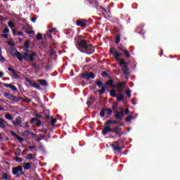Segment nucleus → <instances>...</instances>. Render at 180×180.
Listing matches in <instances>:
<instances>
[{
  "label": "nucleus",
  "mask_w": 180,
  "mask_h": 180,
  "mask_svg": "<svg viewBox=\"0 0 180 180\" xmlns=\"http://www.w3.org/2000/svg\"><path fill=\"white\" fill-rule=\"evenodd\" d=\"M14 56L16 58H18V60H19V61H23V59H25V61L33 63V61H34V57L37 56V53L27 49L25 53L15 52Z\"/></svg>",
  "instance_id": "obj_1"
},
{
  "label": "nucleus",
  "mask_w": 180,
  "mask_h": 180,
  "mask_svg": "<svg viewBox=\"0 0 180 180\" xmlns=\"http://www.w3.org/2000/svg\"><path fill=\"white\" fill-rule=\"evenodd\" d=\"M77 49L82 53H86V54H92L95 53V48L92 47V45L89 44L88 41L82 39L77 44Z\"/></svg>",
  "instance_id": "obj_2"
},
{
  "label": "nucleus",
  "mask_w": 180,
  "mask_h": 180,
  "mask_svg": "<svg viewBox=\"0 0 180 180\" xmlns=\"http://www.w3.org/2000/svg\"><path fill=\"white\" fill-rule=\"evenodd\" d=\"M23 167L22 166H17L13 168V175L20 176V175H23Z\"/></svg>",
  "instance_id": "obj_3"
},
{
  "label": "nucleus",
  "mask_w": 180,
  "mask_h": 180,
  "mask_svg": "<svg viewBox=\"0 0 180 180\" xmlns=\"http://www.w3.org/2000/svg\"><path fill=\"white\" fill-rule=\"evenodd\" d=\"M124 82H118L116 85H113L112 88H117L118 92L120 94H122L123 92V90L124 89Z\"/></svg>",
  "instance_id": "obj_4"
},
{
  "label": "nucleus",
  "mask_w": 180,
  "mask_h": 180,
  "mask_svg": "<svg viewBox=\"0 0 180 180\" xmlns=\"http://www.w3.org/2000/svg\"><path fill=\"white\" fill-rule=\"evenodd\" d=\"M110 53L114 56L115 60H119V57L122 56V53L117 52V50H116L115 48H111L110 49Z\"/></svg>",
  "instance_id": "obj_5"
},
{
  "label": "nucleus",
  "mask_w": 180,
  "mask_h": 180,
  "mask_svg": "<svg viewBox=\"0 0 180 180\" xmlns=\"http://www.w3.org/2000/svg\"><path fill=\"white\" fill-rule=\"evenodd\" d=\"M82 78H84L85 79H94L95 78V75H94L93 72H85L82 75Z\"/></svg>",
  "instance_id": "obj_6"
},
{
  "label": "nucleus",
  "mask_w": 180,
  "mask_h": 180,
  "mask_svg": "<svg viewBox=\"0 0 180 180\" xmlns=\"http://www.w3.org/2000/svg\"><path fill=\"white\" fill-rule=\"evenodd\" d=\"M57 33V30L56 28H53L52 30H50L49 32H46V37H49V39L53 38V34L56 35Z\"/></svg>",
  "instance_id": "obj_7"
},
{
  "label": "nucleus",
  "mask_w": 180,
  "mask_h": 180,
  "mask_svg": "<svg viewBox=\"0 0 180 180\" xmlns=\"http://www.w3.org/2000/svg\"><path fill=\"white\" fill-rule=\"evenodd\" d=\"M124 116V110H123V108H121L120 112H117L115 115L116 119H120V120H122Z\"/></svg>",
  "instance_id": "obj_8"
},
{
  "label": "nucleus",
  "mask_w": 180,
  "mask_h": 180,
  "mask_svg": "<svg viewBox=\"0 0 180 180\" xmlns=\"http://www.w3.org/2000/svg\"><path fill=\"white\" fill-rule=\"evenodd\" d=\"M112 147L115 151H120L122 150V148L119 146V141H115L112 144Z\"/></svg>",
  "instance_id": "obj_9"
},
{
  "label": "nucleus",
  "mask_w": 180,
  "mask_h": 180,
  "mask_svg": "<svg viewBox=\"0 0 180 180\" xmlns=\"http://www.w3.org/2000/svg\"><path fill=\"white\" fill-rule=\"evenodd\" d=\"M111 132L112 133V129L110 128V127H109V125H105V127L103 129V134L104 136H106V134H108V133Z\"/></svg>",
  "instance_id": "obj_10"
},
{
  "label": "nucleus",
  "mask_w": 180,
  "mask_h": 180,
  "mask_svg": "<svg viewBox=\"0 0 180 180\" xmlns=\"http://www.w3.org/2000/svg\"><path fill=\"white\" fill-rule=\"evenodd\" d=\"M76 23L77 26H81L82 27H85V26H86V20H79Z\"/></svg>",
  "instance_id": "obj_11"
},
{
  "label": "nucleus",
  "mask_w": 180,
  "mask_h": 180,
  "mask_svg": "<svg viewBox=\"0 0 180 180\" xmlns=\"http://www.w3.org/2000/svg\"><path fill=\"white\" fill-rule=\"evenodd\" d=\"M31 123H34L35 124H37V126H41V121L37 120V118H32L31 120Z\"/></svg>",
  "instance_id": "obj_12"
},
{
  "label": "nucleus",
  "mask_w": 180,
  "mask_h": 180,
  "mask_svg": "<svg viewBox=\"0 0 180 180\" xmlns=\"http://www.w3.org/2000/svg\"><path fill=\"white\" fill-rule=\"evenodd\" d=\"M122 72H124V75H129V74H130V72H129V69L127 68V65H124V66H122Z\"/></svg>",
  "instance_id": "obj_13"
},
{
  "label": "nucleus",
  "mask_w": 180,
  "mask_h": 180,
  "mask_svg": "<svg viewBox=\"0 0 180 180\" xmlns=\"http://www.w3.org/2000/svg\"><path fill=\"white\" fill-rule=\"evenodd\" d=\"M117 101H118V102H122V101H124V96L122 93H120L117 96Z\"/></svg>",
  "instance_id": "obj_14"
},
{
  "label": "nucleus",
  "mask_w": 180,
  "mask_h": 180,
  "mask_svg": "<svg viewBox=\"0 0 180 180\" xmlns=\"http://www.w3.org/2000/svg\"><path fill=\"white\" fill-rule=\"evenodd\" d=\"M16 120V122L12 121L13 126H20V117H18Z\"/></svg>",
  "instance_id": "obj_15"
},
{
  "label": "nucleus",
  "mask_w": 180,
  "mask_h": 180,
  "mask_svg": "<svg viewBox=\"0 0 180 180\" xmlns=\"http://www.w3.org/2000/svg\"><path fill=\"white\" fill-rule=\"evenodd\" d=\"M31 166H32V163L30 162L24 163L23 168L24 169H25V171H27Z\"/></svg>",
  "instance_id": "obj_16"
},
{
  "label": "nucleus",
  "mask_w": 180,
  "mask_h": 180,
  "mask_svg": "<svg viewBox=\"0 0 180 180\" xmlns=\"http://www.w3.org/2000/svg\"><path fill=\"white\" fill-rule=\"evenodd\" d=\"M38 82L41 84L42 86H47L48 85L47 82L46 80L38 79Z\"/></svg>",
  "instance_id": "obj_17"
},
{
  "label": "nucleus",
  "mask_w": 180,
  "mask_h": 180,
  "mask_svg": "<svg viewBox=\"0 0 180 180\" xmlns=\"http://www.w3.org/2000/svg\"><path fill=\"white\" fill-rule=\"evenodd\" d=\"M117 123V121H113V120H108L105 123V126H109L110 124H115Z\"/></svg>",
  "instance_id": "obj_18"
},
{
  "label": "nucleus",
  "mask_w": 180,
  "mask_h": 180,
  "mask_svg": "<svg viewBox=\"0 0 180 180\" xmlns=\"http://www.w3.org/2000/svg\"><path fill=\"white\" fill-rule=\"evenodd\" d=\"M116 61H117V63H119L120 65H126L127 63L126 62H124V60H123V59L120 58L117 59Z\"/></svg>",
  "instance_id": "obj_19"
},
{
  "label": "nucleus",
  "mask_w": 180,
  "mask_h": 180,
  "mask_svg": "<svg viewBox=\"0 0 180 180\" xmlns=\"http://www.w3.org/2000/svg\"><path fill=\"white\" fill-rule=\"evenodd\" d=\"M8 25L9 27L11 28L13 32H14L15 31H13V29L15 28V22H13V21H8Z\"/></svg>",
  "instance_id": "obj_20"
},
{
  "label": "nucleus",
  "mask_w": 180,
  "mask_h": 180,
  "mask_svg": "<svg viewBox=\"0 0 180 180\" xmlns=\"http://www.w3.org/2000/svg\"><path fill=\"white\" fill-rule=\"evenodd\" d=\"M4 96H5V98H8V99H15V96H12L9 93L4 94Z\"/></svg>",
  "instance_id": "obj_21"
},
{
  "label": "nucleus",
  "mask_w": 180,
  "mask_h": 180,
  "mask_svg": "<svg viewBox=\"0 0 180 180\" xmlns=\"http://www.w3.org/2000/svg\"><path fill=\"white\" fill-rule=\"evenodd\" d=\"M0 127L1 129H5V121H4V120H2L1 118H0Z\"/></svg>",
  "instance_id": "obj_22"
},
{
  "label": "nucleus",
  "mask_w": 180,
  "mask_h": 180,
  "mask_svg": "<svg viewBox=\"0 0 180 180\" xmlns=\"http://www.w3.org/2000/svg\"><path fill=\"white\" fill-rule=\"evenodd\" d=\"M125 94L128 98H131V91L129 89L125 91Z\"/></svg>",
  "instance_id": "obj_23"
},
{
  "label": "nucleus",
  "mask_w": 180,
  "mask_h": 180,
  "mask_svg": "<svg viewBox=\"0 0 180 180\" xmlns=\"http://www.w3.org/2000/svg\"><path fill=\"white\" fill-rule=\"evenodd\" d=\"M110 94L113 98H116V90L115 89L111 90Z\"/></svg>",
  "instance_id": "obj_24"
},
{
  "label": "nucleus",
  "mask_w": 180,
  "mask_h": 180,
  "mask_svg": "<svg viewBox=\"0 0 180 180\" xmlns=\"http://www.w3.org/2000/svg\"><path fill=\"white\" fill-rule=\"evenodd\" d=\"M24 46L25 47H26L27 50V49H29V46H30V41L27 40L25 43H24Z\"/></svg>",
  "instance_id": "obj_25"
},
{
  "label": "nucleus",
  "mask_w": 180,
  "mask_h": 180,
  "mask_svg": "<svg viewBox=\"0 0 180 180\" xmlns=\"http://www.w3.org/2000/svg\"><path fill=\"white\" fill-rule=\"evenodd\" d=\"M2 179H5V180L9 179V175H8V174L6 173L3 174Z\"/></svg>",
  "instance_id": "obj_26"
},
{
  "label": "nucleus",
  "mask_w": 180,
  "mask_h": 180,
  "mask_svg": "<svg viewBox=\"0 0 180 180\" xmlns=\"http://www.w3.org/2000/svg\"><path fill=\"white\" fill-rule=\"evenodd\" d=\"M124 53L125 54V57H127V58H129V57H130V52H129V51H127V49L124 51Z\"/></svg>",
  "instance_id": "obj_27"
},
{
  "label": "nucleus",
  "mask_w": 180,
  "mask_h": 180,
  "mask_svg": "<svg viewBox=\"0 0 180 180\" xmlns=\"http://www.w3.org/2000/svg\"><path fill=\"white\" fill-rule=\"evenodd\" d=\"M15 160L17 162H22L23 161V159L20 157H16V158H15Z\"/></svg>",
  "instance_id": "obj_28"
},
{
  "label": "nucleus",
  "mask_w": 180,
  "mask_h": 180,
  "mask_svg": "<svg viewBox=\"0 0 180 180\" xmlns=\"http://www.w3.org/2000/svg\"><path fill=\"white\" fill-rule=\"evenodd\" d=\"M111 133H116V134H118L119 131L117 129V127H114L113 129H112Z\"/></svg>",
  "instance_id": "obj_29"
},
{
  "label": "nucleus",
  "mask_w": 180,
  "mask_h": 180,
  "mask_svg": "<svg viewBox=\"0 0 180 180\" xmlns=\"http://www.w3.org/2000/svg\"><path fill=\"white\" fill-rule=\"evenodd\" d=\"M43 39V35L40 33H38L37 34V40H41Z\"/></svg>",
  "instance_id": "obj_30"
},
{
  "label": "nucleus",
  "mask_w": 180,
  "mask_h": 180,
  "mask_svg": "<svg viewBox=\"0 0 180 180\" xmlns=\"http://www.w3.org/2000/svg\"><path fill=\"white\" fill-rule=\"evenodd\" d=\"M96 84L98 86V88H101V86L103 85V83H102V82H101L100 80L96 81Z\"/></svg>",
  "instance_id": "obj_31"
},
{
  "label": "nucleus",
  "mask_w": 180,
  "mask_h": 180,
  "mask_svg": "<svg viewBox=\"0 0 180 180\" xmlns=\"http://www.w3.org/2000/svg\"><path fill=\"white\" fill-rule=\"evenodd\" d=\"M5 117L7 119V120H12L13 119V117H11L9 114H6Z\"/></svg>",
  "instance_id": "obj_32"
},
{
  "label": "nucleus",
  "mask_w": 180,
  "mask_h": 180,
  "mask_svg": "<svg viewBox=\"0 0 180 180\" xmlns=\"http://www.w3.org/2000/svg\"><path fill=\"white\" fill-rule=\"evenodd\" d=\"M120 41V34L117 35V37L115 39V43L117 44Z\"/></svg>",
  "instance_id": "obj_33"
},
{
  "label": "nucleus",
  "mask_w": 180,
  "mask_h": 180,
  "mask_svg": "<svg viewBox=\"0 0 180 180\" xmlns=\"http://www.w3.org/2000/svg\"><path fill=\"white\" fill-rule=\"evenodd\" d=\"M3 85H4V86H5L6 88H10V89H11V88H12V86H13V85H11V84H6V83H4Z\"/></svg>",
  "instance_id": "obj_34"
},
{
  "label": "nucleus",
  "mask_w": 180,
  "mask_h": 180,
  "mask_svg": "<svg viewBox=\"0 0 180 180\" xmlns=\"http://www.w3.org/2000/svg\"><path fill=\"white\" fill-rule=\"evenodd\" d=\"M55 123H57V119L53 118L51 121V124H52V126H54Z\"/></svg>",
  "instance_id": "obj_35"
},
{
  "label": "nucleus",
  "mask_w": 180,
  "mask_h": 180,
  "mask_svg": "<svg viewBox=\"0 0 180 180\" xmlns=\"http://www.w3.org/2000/svg\"><path fill=\"white\" fill-rule=\"evenodd\" d=\"M134 117L131 115L128 116V117L126 118V122H130V120H133Z\"/></svg>",
  "instance_id": "obj_36"
},
{
  "label": "nucleus",
  "mask_w": 180,
  "mask_h": 180,
  "mask_svg": "<svg viewBox=\"0 0 180 180\" xmlns=\"http://www.w3.org/2000/svg\"><path fill=\"white\" fill-rule=\"evenodd\" d=\"M7 43L11 47H13L15 46V44L13 43V41H12V40H10V41H7Z\"/></svg>",
  "instance_id": "obj_37"
},
{
  "label": "nucleus",
  "mask_w": 180,
  "mask_h": 180,
  "mask_svg": "<svg viewBox=\"0 0 180 180\" xmlns=\"http://www.w3.org/2000/svg\"><path fill=\"white\" fill-rule=\"evenodd\" d=\"M27 159L28 160H33V155L32 153H29L27 155Z\"/></svg>",
  "instance_id": "obj_38"
},
{
  "label": "nucleus",
  "mask_w": 180,
  "mask_h": 180,
  "mask_svg": "<svg viewBox=\"0 0 180 180\" xmlns=\"http://www.w3.org/2000/svg\"><path fill=\"white\" fill-rule=\"evenodd\" d=\"M3 33H9V28H8V27H6L3 31Z\"/></svg>",
  "instance_id": "obj_39"
},
{
  "label": "nucleus",
  "mask_w": 180,
  "mask_h": 180,
  "mask_svg": "<svg viewBox=\"0 0 180 180\" xmlns=\"http://www.w3.org/2000/svg\"><path fill=\"white\" fill-rule=\"evenodd\" d=\"M10 89H11L12 91H18V88H16V86H15L13 85L11 87Z\"/></svg>",
  "instance_id": "obj_40"
},
{
  "label": "nucleus",
  "mask_w": 180,
  "mask_h": 180,
  "mask_svg": "<svg viewBox=\"0 0 180 180\" xmlns=\"http://www.w3.org/2000/svg\"><path fill=\"white\" fill-rule=\"evenodd\" d=\"M100 116H101V117H103L105 116V111L104 110L101 111Z\"/></svg>",
  "instance_id": "obj_41"
},
{
  "label": "nucleus",
  "mask_w": 180,
  "mask_h": 180,
  "mask_svg": "<svg viewBox=\"0 0 180 180\" xmlns=\"http://www.w3.org/2000/svg\"><path fill=\"white\" fill-rule=\"evenodd\" d=\"M0 61L1 63H4V61H5V58H4V56H2V55H1V53H0Z\"/></svg>",
  "instance_id": "obj_42"
},
{
  "label": "nucleus",
  "mask_w": 180,
  "mask_h": 180,
  "mask_svg": "<svg viewBox=\"0 0 180 180\" xmlns=\"http://www.w3.org/2000/svg\"><path fill=\"white\" fill-rule=\"evenodd\" d=\"M8 71H11V72H13V74H15V70H13V68H8Z\"/></svg>",
  "instance_id": "obj_43"
},
{
  "label": "nucleus",
  "mask_w": 180,
  "mask_h": 180,
  "mask_svg": "<svg viewBox=\"0 0 180 180\" xmlns=\"http://www.w3.org/2000/svg\"><path fill=\"white\" fill-rule=\"evenodd\" d=\"M105 91H106V89H105V87H102L101 91L100 92H101V94H105Z\"/></svg>",
  "instance_id": "obj_44"
},
{
  "label": "nucleus",
  "mask_w": 180,
  "mask_h": 180,
  "mask_svg": "<svg viewBox=\"0 0 180 180\" xmlns=\"http://www.w3.org/2000/svg\"><path fill=\"white\" fill-rule=\"evenodd\" d=\"M27 134H29V131H23L22 132V136H27Z\"/></svg>",
  "instance_id": "obj_45"
},
{
  "label": "nucleus",
  "mask_w": 180,
  "mask_h": 180,
  "mask_svg": "<svg viewBox=\"0 0 180 180\" xmlns=\"http://www.w3.org/2000/svg\"><path fill=\"white\" fill-rule=\"evenodd\" d=\"M15 155H17V156L20 155V150H18L15 152Z\"/></svg>",
  "instance_id": "obj_46"
},
{
  "label": "nucleus",
  "mask_w": 180,
  "mask_h": 180,
  "mask_svg": "<svg viewBox=\"0 0 180 180\" xmlns=\"http://www.w3.org/2000/svg\"><path fill=\"white\" fill-rule=\"evenodd\" d=\"M102 75L103 77H108V73H106V72H103Z\"/></svg>",
  "instance_id": "obj_47"
},
{
  "label": "nucleus",
  "mask_w": 180,
  "mask_h": 180,
  "mask_svg": "<svg viewBox=\"0 0 180 180\" xmlns=\"http://www.w3.org/2000/svg\"><path fill=\"white\" fill-rule=\"evenodd\" d=\"M116 108H117V103H114L113 109H116Z\"/></svg>",
  "instance_id": "obj_48"
},
{
  "label": "nucleus",
  "mask_w": 180,
  "mask_h": 180,
  "mask_svg": "<svg viewBox=\"0 0 180 180\" xmlns=\"http://www.w3.org/2000/svg\"><path fill=\"white\" fill-rule=\"evenodd\" d=\"M11 135L13 136L14 137H16V136H18V134H16V133H15L14 131H11Z\"/></svg>",
  "instance_id": "obj_49"
},
{
  "label": "nucleus",
  "mask_w": 180,
  "mask_h": 180,
  "mask_svg": "<svg viewBox=\"0 0 180 180\" xmlns=\"http://www.w3.org/2000/svg\"><path fill=\"white\" fill-rule=\"evenodd\" d=\"M1 36L2 37H4V39H8V34H3Z\"/></svg>",
  "instance_id": "obj_50"
},
{
  "label": "nucleus",
  "mask_w": 180,
  "mask_h": 180,
  "mask_svg": "<svg viewBox=\"0 0 180 180\" xmlns=\"http://www.w3.org/2000/svg\"><path fill=\"white\" fill-rule=\"evenodd\" d=\"M108 85H111L112 86H113V85H112V84H113V81L112 80H110L108 82Z\"/></svg>",
  "instance_id": "obj_51"
},
{
  "label": "nucleus",
  "mask_w": 180,
  "mask_h": 180,
  "mask_svg": "<svg viewBox=\"0 0 180 180\" xmlns=\"http://www.w3.org/2000/svg\"><path fill=\"white\" fill-rule=\"evenodd\" d=\"M118 49H119V50H121V51H123V53L126 50V49H123V47H121V46H120Z\"/></svg>",
  "instance_id": "obj_52"
},
{
  "label": "nucleus",
  "mask_w": 180,
  "mask_h": 180,
  "mask_svg": "<svg viewBox=\"0 0 180 180\" xmlns=\"http://www.w3.org/2000/svg\"><path fill=\"white\" fill-rule=\"evenodd\" d=\"M36 18H32L31 20L33 22V23L36 22Z\"/></svg>",
  "instance_id": "obj_53"
},
{
  "label": "nucleus",
  "mask_w": 180,
  "mask_h": 180,
  "mask_svg": "<svg viewBox=\"0 0 180 180\" xmlns=\"http://www.w3.org/2000/svg\"><path fill=\"white\" fill-rule=\"evenodd\" d=\"M26 33H27L28 34H32V33H33V31H26Z\"/></svg>",
  "instance_id": "obj_54"
},
{
  "label": "nucleus",
  "mask_w": 180,
  "mask_h": 180,
  "mask_svg": "<svg viewBox=\"0 0 180 180\" xmlns=\"http://www.w3.org/2000/svg\"><path fill=\"white\" fill-rule=\"evenodd\" d=\"M15 137H16L17 139L19 140V141H20V140H22V138L20 136H18V135Z\"/></svg>",
  "instance_id": "obj_55"
},
{
  "label": "nucleus",
  "mask_w": 180,
  "mask_h": 180,
  "mask_svg": "<svg viewBox=\"0 0 180 180\" xmlns=\"http://www.w3.org/2000/svg\"><path fill=\"white\" fill-rule=\"evenodd\" d=\"M130 111L129 110V108H127L125 110V115H127V113H129Z\"/></svg>",
  "instance_id": "obj_56"
},
{
  "label": "nucleus",
  "mask_w": 180,
  "mask_h": 180,
  "mask_svg": "<svg viewBox=\"0 0 180 180\" xmlns=\"http://www.w3.org/2000/svg\"><path fill=\"white\" fill-rule=\"evenodd\" d=\"M4 77V72H0V78H2Z\"/></svg>",
  "instance_id": "obj_57"
},
{
  "label": "nucleus",
  "mask_w": 180,
  "mask_h": 180,
  "mask_svg": "<svg viewBox=\"0 0 180 180\" xmlns=\"http://www.w3.org/2000/svg\"><path fill=\"white\" fill-rule=\"evenodd\" d=\"M18 36H23V32H18Z\"/></svg>",
  "instance_id": "obj_58"
},
{
  "label": "nucleus",
  "mask_w": 180,
  "mask_h": 180,
  "mask_svg": "<svg viewBox=\"0 0 180 180\" xmlns=\"http://www.w3.org/2000/svg\"><path fill=\"white\" fill-rule=\"evenodd\" d=\"M28 148H29L30 150H33V149L35 148H34V146H30V147H28Z\"/></svg>",
  "instance_id": "obj_59"
},
{
  "label": "nucleus",
  "mask_w": 180,
  "mask_h": 180,
  "mask_svg": "<svg viewBox=\"0 0 180 180\" xmlns=\"http://www.w3.org/2000/svg\"><path fill=\"white\" fill-rule=\"evenodd\" d=\"M108 115H112V110H108Z\"/></svg>",
  "instance_id": "obj_60"
},
{
  "label": "nucleus",
  "mask_w": 180,
  "mask_h": 180,
  "mask_svg": "<svg viewBox=\"0 0 180 180\" xmlns=\"http://www.w3.org/2000/svg\"><path fill=\"white\" fill-rule=\"evenodd\" d=\"M35 116H37V117H41V115H39V114H35Z\"/></svg>",
  "instance_id": "obj_61"
},
{
  "label": "nucleus",
  "mask_w": 180,
  "mask_h": 180,
  "mask_svg": "<svg viewBox=\"0 0 180 180\" xmlns=\"http://www.w3.org/2000/svg\"><path fill=\"white\" fill-rule=\"evenodd\" d=\"M133 105H136V103L134 102H132Z\"/></svg>",
  "instance_id": "obj_62"
},
{
  "label": "nucleus",
  "mask_w": 180,
  "mask_h": 180,
  "mask_svg": "<svg viewBox=\"0 0 180 180\" xmlns=\"http://www.w3.org/2000/svg\"><path fill=\"white\" fill-rule=\"evenodd\" d=\"M2 109H4V108H2L0 107V110H2Z\"/></svg>",
  "instance_id": "obj_63"
},
{
  "label": "nucleus",
  "mask_w": 180,
  "mask_h": 180,
  "mask_svg": "<svg viewBox=\"0 0 180 180\" xmlns=\"http://www.w3.org/2000/svg\"><path fill=\"white\" fill-rule=\"evenodd\" d=\"M1 51H2V50H1V48H0V53H1Z\"/></svg>",
  "instance_id": "obj_64"
}]
</instances>
